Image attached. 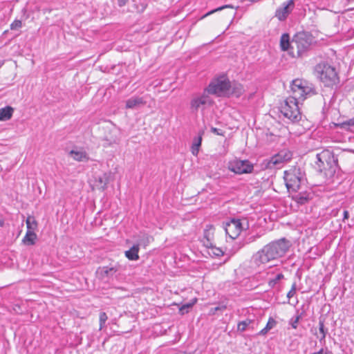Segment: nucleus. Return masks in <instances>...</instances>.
I'll return each instance as SVG.
<instances>
[{
    "instance_id": "f257e3e1",
    "label": "nucleus",
    "mask_w": 354,
    "mask_h": 354,
    "mask_svg": "<svg viewBox=\"0 0 354 354\" xmlns=\"http://www.w3.org/2000/svg\"><path fill=\"white\" fill-rule=\"evenodd\" d=\"M290 90L292 95L284 101L280 111L285 118L295 123L301 118L299 103L307 97L314 95L315 92L311 84L299 79L292 81Z\"/></svg>"
},
{
    "instance_id": "f03ea898",
    "label": "nucleus",
    "mask_w": 354,
    "mask_h": 354,
    "mask_svg": "<svg viewBox=\"0 0 354 354\" xmlns=\"http://www.w3.org/2000/svg\"><path fill=\"white\" fill-rule=\"evenodd\" d=\"M290 246V241L285 238L272 241L253 255V261L259 266L277 259L283 257Z\"/></svg>"
},
{
    "instance_id": "7ed1b4c3",
    "label": "nucleus",
    "mask_w": 354,
    "mask_h": 354,
    "mask_svg": "<svg viewBox=\"0 0 354 354\" xmlns=\"http://www.w3.org/2000/svg\"><path fill=\"white\" fill-rule=\"evenodd\" d=\"M317 77L326 86H333L338 80L335 68L328 64L320 63L315 67Z\"/></svg>"
},
{
    "instance_id": "20e7f679",
    "label": "nucleus",
    "mask_w": 354,
    "mask_h": 354,
    "mask_svg": "<svg viewBox=\"0 0 354 354\" xmlns=\"http://www.w3.org/2000/svg\"><path fill=\"white\" fill-rule=\"evenodd\" d=\"M205 89L209 94L217 96H229L234 93L230 82L225 76L212 80Z\"/></svg>"
},
{
    "instance_id": "39448f33",
    "label": "nucleus",
    "mask_w": 354,
    "mask_h": 354,
    "mask_svg": "<svg viewBox=\"0 0 354 354\" xmlns=\"http://www.w3.org/2000/svg\"><path fill=\"white\" fill-rule=\"evenodd\" d=\"M209 95L206 89L201 94L194 95L189 102L190 111L192 113H197L199 111H203L211 106L214 102Z\"/></svg>"
},
{
    "instance_id": "423d86ee",
    "label": "nucleus",
    "mask_w": 354,
    "mask_h": 354,
    "mask_svg": "<svg viewBox=\"0 0 354 354\" xmlns=\"http://www.w3.org/2000/svg\"><path fill=\"white\" fill-rule=\"evenodd\" d=\"M284 180L289 192H297L302 180L300 169L294 168L286 171L284 172Z\"/></svg>"
},
{
    "instance_id": "0eeeda50",
    "label": "nucleus",
    "mask_w": 354,
    "mask_h": 354,
    "mask_svg": "<svg viewBox=\"0 0 354 354\" xmlns=\"http://www.w3.org/2000/svg\"><path fill=\"white\" fill-rule=\"evenodd\" d=\"M316 164L321 171L330 170L331 172L335 171L337 167V160L334 156L328 151H324L317 154Z\"/></svg>"
},
{
    "instance_id": "6e6552de",
    "label": "nucleus",
    "mask_w": 354,
    "mask_h": 354,
    "mask_svg": "<svg viewBox=\"0 0 354 354\" xmlns=\"http://www.w3.org/2000/svg\"><path fill=\"white\" fill-rule=\"evenodd\" d=\"M313 41V38L309 33L306 32H298L292 41V48L295 46L298 55H301L310 48Z\"/></svg>"
},
{
    "instance_id": "1a4fd4ad",
    "label": "nucleus",
    "mask_w": 354,
    "mask_h": 354,
    "mask_svg": "<svg viewBox=\"0 0 354 354\" xmlns=\"http://www.w3.org/2000/svg\"><path fill=\"white\" fill-rule=\"evenodd\" d=\"M253 165L248 160L235 159L228 164V169L238 174H249L253 170Z\"/></svg>"
},
{
    "instance_id": "9d476101",
    "label": "nucleus",
    "mask_w": 354,
    "mask_h": 354,
    "mask_svg": "<svg viewBox=\"0 0 354 354\" xmlns=\"http://www.w3.org/2000/svg\"><path fill=\"white\" fill-rule=\"evenodd\" d=\"M224 229L230 238L235 239L240 235L243 227L239 219H232L225 224Z\"/></svg>"
},
{
    "instance_id": "9b49d317",
    "label": "nucleus",
    "mask_w": 354,
    "mask_h": 354,
    "mask_svg": "<svg viewBox=\"0 0 354 354\" xmlns=\"http://www.w3.org/2000/svg\"><path fill=\"white\" fill-rule=\"evenodd\" d=\"M295 8V0H288L277 8L274 17L280 21L286 20Z\"/></svg>"
},
{
    "instance_id": "f8f14e48",
    "label": "nucleus",
    "mask_w": 354,
    "mask_h": 354,
    "mask_svg": "<svg viewBox=\"0 0 354 354\" xmlns=\"http://www.w3.org/2000/svg\"><path fill=\"white\" fill-rule=\"evenodd\" d=\"M292 158V153L288 149L280 151L277 154L272 156L268 162V167H280L281 164L288 161Z\"/></svg>"
},
{
    "instance_id": "ddd939ff",
    "label": "nucleus",
    "mask_w": 354,
    "mask_h": 354,
    "mask_svg": "<svg viewBox=\"0 0 354 354\" xmlns=\"http://www.w3.org/2000/svg\"><path fill=\"white\" fill-rule=\"evenodd\" d=\"M214 228L212 225H208L204 230V245L206 247H212V240L214 236Z\"/></svg>"
},
{
    "instance_id": "4468645a",
    "label": "nucleus",
    "mask_w": 354,
    "mask_h": 354,
    "mask_svg": "<svg viewBox=\"0 0 354 354\" xmlns=\"http://www.w3.org/2000/svg\"><path fill=\"white\" fill-rule=\"evenodd\" d=\"M145 102L142 97H131L126 101L127 109H135L141 105H144Z\"/></svg>"
},
{
    "instance_id": "2eb2a0df",
    "label": "nucleus",
    "mask_w": 354,
    "mask_h": 354,
    "mask_svg": "<svg viewBox=\"0 0 354 354\" xmlns=\"http://www.w3.org/2000/svg\"><path fill=\"white\" fill-rule=\"evenodd\" d=\"M109 177L107 174H103L96 177L95 186L99 189H104L109 183Z\"/></svg>"
},
{
    "instance_id": "dca6fc26",
    "label": "nucleus",
    "mask_w": 354,
    "mask_h": 354,
    "mask_svg": "<svg viewBox=\"0 0 354 354\" xmlns=\"http://www.w3.org/2000/svg\"><path fill=\"white\" fill-rule=\"evenodd\" d=\"M312 198L310 193L301 192L293 196L295 202L300 205H304L308 203Z\"/></svg>"
},
{
    "instance_id": "f3484780",
    "label": "nucleus",
    "mask_w": 354,
    "mask_h": 354,
    "mask_svg": "<svg viewBox=\"0 0 354 354\" xmlns=\"http://www.w3.org/2000/svg\"><path fill=\"white\" fill-rule=\"evenodd\" d=\"M69 155L71 158H73L75 160L77 161H86L88 160V157L87 153L82 150H71L69 152Z\"/></svg>"
},
{
    "instance_id": "a211bd4d",
    "label": "nucleus",
    "mask_w": 354,
    "mask_h": 354,
    "mask_svg": "<svg viewBox=\"0 0 354 354\" xmlns=\"http://www.w3.org/2000/svg\"><path fill=\"white\" fill-rule=\"evenodd\" d=\"M138 252V245L135 244L129 250L125 252V256L129 260L136 261L139 259Z\"/></svg>"
},
{
    "instance_id": "6ab92c4d",
    "label": "nucleus",
    "mask_w": 354,
    "mask_h": 354,
    "mask_svg": "<svg viewBox=\"0 0 354 354\" xmlns=\"http://www.w3.org/2000/svg\"><path fill=\"white\" fill-rule=\"evenodd\" d=\"M13 111V108L9 106L0 109V121L10 120L12 116Z\"/></svg>"
},
{
    "instance_id": "aec40b11",
    "label": "nucleus",
    "mask_w": 354,
    "mask_h": 354,
    "mask_svg": "<svg viewBox=\"0 0 354 354\" xmlns=\"http://www.w3.org/2000/svg\"><path fill=\"white\" fill-rule=\"evenodd\" d=\"M37 239V234L33 231H28L25 236L23 238V243L27 245H32L35 243Z\"/></svg>"
},
{
    "instance_id": "412c9836",
    "label": "nucleus",
    "mask_w": 354,
    "mask_h": 354,
    "mask_svg": "<svg viewBox=\"0 0 354 354\" xmlns=\"http://www.w3.org/2000/svg\"><path fill=\"white\" fill-rule=\"evenodd\" d=\"M203 132H202L198 137L194 138L192 146V153L194 156H197L198 153L199 148L201 145L202 142V135Z\"/></svg>"
},
{
    "instance_id": "4be33fe9",
    "label": "nucleus",
    "mask_w": 354,
    "mask_h": 354,
    "mask_svg": "<svg viewBox=\"0 0 354 354\" xmlns=\"http://www.w3.org/2000/svg\"><path fill=\"white\" fill-rule=\"evenodd\" d=\"M152 240L153 238L151 236H149L148 234H143L139 237L138 243L136 245H138V248L140 246H143L145 248L151 243Z\"/></svg>"
},
{
    "instance_id": "5701e85b",
    "label": "nucleus",
    "mask_w": 354,
    "mask_h": 354,
    "mask_svg": "<svg viewBox=\"0 0 354 354\" xmlns=\"http://www.w3.org/2000/svg\"><path fill=\"white\" fill-rule=\"evenodd\" d=\"M27 230L28 231H33L37 228V222L35 220V217L32 216H28L26 221Z\"/></svg>"
},
{
    "instance_id": "b1692460",
    "label": "nucleus",
    "mask_w": 354,
    "mask_h": 354,
    "mask_svg": "<svg viewBox=\"0 0 354 354\" xmlns=\"http://www.w3.org/2000/svg\"><path fill=\"white\" fill-rule=\"evenodd\" d=\"M290 37L288 34H283L280 39V46L283 50H287L290 46Z\"/></svg>"
},
{
    "instance_id": "393cba45",
    "label": "nucleus",
    "mask_w": 354,
    "mask_h": 354,
    "mask_svg": "<svg viewBox=\"0 0 354 354\" xmlns=\"http://www.w3.org/2000/svg\"><path fill=\"white\" fill-rule=\"evenodd\" d=\"M319 330L321 333V336L319 337V342L321 344H325V338L326 333L328 332L327 329L324 327V323L323 320H319Z\"/></svg>"
},
{
    "instance_id": "a878e982",
    "label": "nucleus",
    "mask_w": 354,
    "mask_h": 354,
    "mask_svg": "<svg viewBox=\"0 0 354 354\" xmlns=\"http://www.w3.org/2000/svg\"><path fill=\"white\" fill-rule=\"evenodd\" d=\"M276 324V322L274 319L270 318L266 327H264L261 330L259 331V335H266L270 329H272Z\"/></svg>"
},
{
    "instance_id": "bb28decb",
    "label": "nucleus",
    "mask_w": 354,
    "mask_h": 354,
    "mask_svg": "<svg viewBox=\"0 0 354 354\" xmlns=\"http://www.w3.org/2000/svg\"><path fill=\"white\" fill-rule=\"evenodd\" d=\"M196 301V299H194V300L192 302L183 305L179 309L180 313L183 315L187 313L189 309H190L193 306Z\"/></svg>"
},
{
    "instance_id": "cd10ccee",
    "label": "nucleus",
    "mask_w": 354,
    "mask_h": 354,
    "mask_svg": "<svg viewBox=\"0 0 354 354\" xmlns=\"http://www.w3.org/2000/svg\"><path fill=\"white\" fill-rule=\"evenodd\" d=\"M116 271L117 270L113 267H103L101 269V272L106 276L113 275Z\"/></svg>"
},
{
    "instance_id": "c85d7f7f",
    "label": "nucleus",
    "mask_w": 354,
    "mask_h": 354,
    "mask_svg": "<svg viewBox=\"0 0 354 354\" xmlns=\"http://www.w3.org/2000/svg\"><path fill=\"white\" fill-rule=\"evenodd\" d=\"M252 323L250 319L242 321L238 324V330L240 331L245 330L246 328Z\"/></svg>"
},
{
    "instance_id": "c756f323",
    "label": "nucleus",
    "mask_w": 354,
    "mask_h": 354,
    "mask_svg": "<svg viewBox=\"0 0 354 354\" xmlns=\"http://www.w3.org/2000/svg\"><path fill=\"white\" fill-rule=\"evenodd\" d=\"M300 319H301V315L297 314L295 317H294L290 319V321H289L290 325H291V326L293 328L296 329L297 328L298 323H299Z\"/></svg>"
},
{
    "instance_id": "7c9ffc66",
    "label": "nucleus",
    "mask_w": 354,
    "mask_h": 354,
    "mask_svg": "<svg viewBox=\"0 0 354 354\" xmlns=\"http://www.w3.org/2000/svg\"><path fill=\"white\" fill-rule=\"evenodd\" d=\"M108 319V317L104 312H102L100 314V330H102Z\"/></svg>"
},
{
    "instance_id": "2f4dec72",
    "label": "nucleus",
    "mask_w": 354,
    "mask_h": 354,
    "mask_svg": "<svg viewBox=\"0 0 354 354\" xmlns=\"http://www.w3.org/2000/svg\"><path fill=\"white\" fill-rule=\"evenodd\" d=\"M21 26H22L21 21L16 19L10 24V29L11 30H18L21 27Z\"/></svg>"
},
{
    "instance_id": "473e14b6",
    "label": "nucleus",
    "mask_w": 354,
    "mask_h": 354,
    "mask_svg": "<svg viewBox=\"0 0 354 354\" xmlns=\"http://www.w3.org/2000/svg\"><path fill=\"white\" fill-rule=\"evenodd\" d=\"M233 8V6H230V5H225V6H223L219 7V8H216V9H215V10H212V11H210V12H207V14H205L204 16H203L202 19H203V18H204V17H206V16H207V15H211V14H212V13H214V12H216V11L221 10H223V9H224V8Z\"/></svg>"
},
{
    "instance_id": "72a5a7b5",
    "label": "nucleus",
    "mask_w": 354,
    "mask_h": 354,
    "mask_svg": "<svg viewBox=\"0 0 354 354\" xmlns=\"http://www.w3.org/2000/svg\"><path fill=\"white\" fill-rule=\"evenodd\" d=\"M212 249V253L214 255L220 257L223 255L224 252L223 250L218 248L210 247Z\"/></svg>"
},
{
    "instance_id": "f704fd0d",
    "label": "nucleus",
    "mask_w": 354,
    "mask_h": 354,
    "mask_svg": "<svg viewBox=\"0 0 354 354\" xmlns=\"http://www.w3.org/2000/svg\"><path fill=\"white\" fill-rule=\"evenodd\" d=\"M296 289H297V286H296V283H294L292 284V288H291L290 290L287 294L288 298L290 299V298L292 297L295 295Z\"/></svg>"
},
{
    "instance_id": "c9c22d12",
    "label": "nucleus",
    "mask_w": 354,
    "mask_h": 354,
    "mask_svg": "<svg viewBox=\"0 0 354 354\" xmlns=\"http://www.w3.org/2000/svg\"><path fill=\"white\" fill-rule=\"evenodd\" d=\"M312 354H333L332 352L328 351L327 349L322 348L317 352H315Z\"/></svg>"
},
{
    "instance_id": "e433bc0d",
    "label": "nucleus",
    "mask_w": 354,
    "mask_h": 354,
    "mask_svg": "<svg viewBox=\"0 0 354 354\" xmlns=\"http://www.w3.org/2000/svg\"><path fill=\"white\" fill-rule=\"evenodd\" d=\"M211 131L216 135H223L222 131L215 127H212Z\"/></svg>"
},
{
    "instance_id": "4c0bfd02",
    "label": "nucleus",
    "mask_w": 354,
    "mask_h": 354,
    "mask_svg": "<svg viewBox=\"0 0 354 354\" xmlns=\"http://www.w3.org/2000/svg\"><path fill=\"white\" fill-rule=\"evenodd\" d=\"M127 1L128 0H118V3L119 6L122 7L124 6Z\"/></svg>"
},
{
    "instance_id": "58836bf2",
    "label": "nucleus",
    "mask_w": 354,
    "mask_h": 354,
    "mask_svg": "<svg viewBox=\"0 0 354 354\" xmlns=\"http://www.w3.org/2000/svg\"><path fill=\"white\" fill-rule=\"evenodd\" d=\"M348 218V212L347 210H345L344 212V218L343 220L345 221L346 219Z\"/></svg>"
},
{
    "instance_id": "ea45409f",
    "label": "nucleus",
    "mask_w": 354,
    "mask_h": 354,
    "mask_svg": "<svg viewBox=\"0 0 354 354\" xmlns=\"http://www.w3.org/2000/svg\"><path fill=\"white\" fill-rule=\"evenodd\" d=\"M214 309L216 310V311L224 310V309H225V306H217V307H215Z\"/></svg>"
},
{
    "instance_id": "a19ab883",
    "label": "nucleus",
    "mask_w": 354,
    "mask_h": 354,
    "mask_svg": "<svg viewBox=\"0 0 354 354\" xmlns=\"http://www.w3.org/2000/svg\"><path fill=\"white\" fill-rule=\"evenodd\" d=\"M348 125H350V126H354V118L351 119V120L348 122Z\"/></svg>"
},
{
    "instance_id": "79ce46f5",
    "label": "nucleus",
    "mask_w": 354,
    "mask_h": 354,
    "mask_svg": "<svg viewBox=\"0 0 354 354\" xmlns=\"http://www.w3.org/2000/svg\"><path fill=\"white\" fill-rule=\"evenodd\" d=\"M110 141H111V142H116V141H117V138H116V136L111 137V139H110Z\"/></svg>"
},
{
    "instance_id": "37998d69",
    "label": "nucleus",
    "mask_w": 354,
    "mask_h": 354,
    "mask_svg": "<svg viewBox=\"0 0 354 354\" xmlns=\"http://www.w3.org/2000/svg\"><path fill=\"white\" fill-rule=\"evenodd\" d=\"M216 310L214 309V308H211L210 310V313L212 314V315H214L216 313Z\"/></svg>"
},
{
    "instance_id": "c03bdc74",
    "label": "nucleus",
    "mask_w": 354,
    "mask_h": 354,
    "mask_svg": "<svg viewBox=\"0 0 354 354\" xmlns=\"http://www.w3.org/2000/svg\"><path fill=\"white\" fill-rule=\"evenodd\" d=\"M283 277V275L282 274H277V279H281Z\"/></svg>"
},
{
    "instance_id": "a18cd8bd",
    "label": "nucleus",
    "mask_w": 354,
    "mask_h": 354,
    "mask_svg": "<svg viewBox=\"0 0 354 354\" xmlns=\"http://www.w3.org/2000/svg\"><path fill=\"white\" fill-rule=\"evenodd\" d=\"M4 225V221L2 219H0V226L3 227Z\"/></svg>"
}]
</instances>
